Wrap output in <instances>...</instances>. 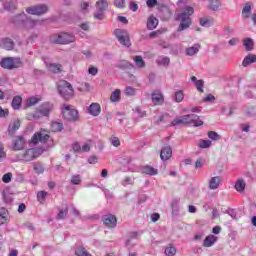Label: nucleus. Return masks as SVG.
I'll return each mask as SVG.
<instances>
[{
    "label": "nucleus",
    "mask_w": 256,
    "mask_h": 256,
    "mask_svg": "<svg viewBox=\"0 0 256 256\" xmlns=\"http://www.w3.org/2000/svg\"><path fill=\"white\" fill-rule=\"evenodd\" d=\"M195 13V9L191 6H185L183 11L175 15V21H178L180 24L177 28L178 33L181 31H186L193 24V19L191 15Z\"/></svg>",
    "instance_id": "nucleus-1"
},
{
    "label": "nucleus",
    "mask_w": 256,
    "mask_h": 256,
    "mask_svg": "<svg viewBox=\"0 0 256 256\" xmlns=\"http://www.w3.org/2000/svg\"><path fill=\"white\" fill-rule=\"evenodd\" d=\"M58 93L62 99L69 100L75 95V90L73 89V85L67 80H60L58 83Z\"/></svg>",
    "instance_id": "nucleus-2"
},
{
    "label": "nucleus",
    "mask_w": 256,
    "mask_h": 256,
    "mask_svg": "<svg viewBox=\"0 0 256 256\" xmlns=\"http://www.w3.org/2000/svg\"><path fill=\"white\" fill-rule=\"evenodd\" d=\"M62 115L63 118L70 123L79 121V111L71 105L64 104L62 106Z\"/></svg>",
    "instance_id": "nucleus-3"
},
{
    "label": "nucleus",
    "mask_w": 256,
    "mask_h": 256,
    "mask_svg": "<svg viewBox=\"0 0 256 256\" xmlns=\"http://www.w3.org/2000/svg\"><path fill=\"white\" fill-rule=\"evenodd\" d=\"M11 21L12 23H14V25H20L21 27H25L26 29L35 27V21L27 17V14H25L24 12L13 16Z\"/></svg>",
    "instance_id": "nucleus-4"
},
{
    "label": "nucleus",
    "mask_w": 256,
    "mask_h": 256,
    "mask_svg": "<svg viewBox=\"0 0 256 256\" xmlns=\"http://www.w3.org/2000/svg\"><path fill=\"white\" fill-rule=\"evenodd\" d=\"M51 43L55 45H69L75 41V36L69 33L54 34L50 38Z\"/></svg>",
    "instance_id": "nucleus-5"
},
{
    "label": "nucleus",
    "mask_w": 256,
    "mask_h": 256,
    "mask_svg": "<svg viewBox=\"0 0 256 256\" xmlns=\"http://www.w3.org/2000/svg\"><path fill=\"white\" fill-rule=\"evenodd\" d=\"M22 63L21 58L6 57L1 60L0 66L2 69L12 71V69H19Z\"/></svg>",
    "instance_id": "nucleus-6"
},
{
    "label": "nucleus",
    "mask_w": 256,
    "mask_h": 256,
    "mask_svg": "<svg viewBox=\"0 0 256 256\" xmlns=\"http://www.w3.org/2000/svg\"><path fill=\"white\" fill-rule=\"evenodd\" d=\"M95 6L96 12L94 13V19L103 21V19H105V12L109 8V2H107V0H98Z\"/></svg>",
    "instance_id": "nucleus-7"
},
{
    "label": "nucleus",
    "mask_w": 256,
    "mask_h": 256,
    "mask_svg": "<svg viewBox=\"0 0 256 256\" xmlns=\"http://www.w3.org/2000/svg\"><path fill=\"white\" fill-rule=\"evenodd\" d=\"M113 35L118 39L120 45H123L124 47H131V38L127 30L116 29L114 30Z\"/></svg>",
    "instance_id": "nucleus-8"
},
{
    "label": "nucleus",
    "mask_w": 256,
    "mask_h": 256,
    "mask_svg": "<svg viewBox=\"0 0 256 256\" xmlns=\"http://www.w3.org/2000/svg\"><path fill=\"white\" fill-rule=\"evenodd\" d=\"M49 11L47 4H40L26 8V13L29 15H45Z\"/></svg>",
    "instance_id": "nucleus-9"
},
{
    "label": "nucleus",
    "mask_w": 256,
    "mask_h": 256,
    "mask_svg": "<svg viewBox=\"0 0 256 256\" xmlns=\"http://www.w3.org/2000/svg\"><path fill=\"white\" fill-rule=\"evenodd\" d=\"M190 119L191 116L189 114L179 116L170 123V127H177V125H191Z\"/></svg>",
    "instance_id": "nucleus-10"
},
{
    "label": "nucleus",
    "mask_w": 256,
    "mask_h": 256,
    "mask_svg": "<svg viewBox=\"0 0 256 256\" xmlns=\"http://www.w3.org/2000/svg\"><path fill=\"white\" fill-rule=\"evenodd\" d=\"M49 137V134L37 132L32 136L31 143L33 145H38L39 143H47V141H49Z\"/></svg>",
    "instance_id": "nucleus-11"
},
{
    "label": "nucleus",
    "mask_w": 256,
    "mask_h": 256,
    "mask_svg": "<svg viewBox=\"0 0 256 256\" xmlns=\"http://www.w3.org/2000/svg\"><path fill=\"white\" fill-rule=\"evenodd\" d=\"M102 221L106 227H109V229H114V227H117V218L112 214H107L102 217Z\"/></svg>",
    "instance_id": "nucleus-12"
},
{
    "label": "nucleus",
    "mask_w": 256,
    "mask_h": 256,
    "mask_svg": "<svg viewBox=\"0 0 256 256\" xmlns=\"http://www.w3.org/2000/svg\"><path fill=\"white\" fill-rule=\"evenodd\" d=\"M151 99L153 105H163V103H165V97L163 96V93H161V91L159 90H155L154 92H152Z\"/></svg>",
    "instance_id": "nucleus-13"
},
{
    "label": "nucleus",
    "mask_w": 256,
    "mask_h": 256,
    "mask_svg": "<svg viewBox=\"0 0 256 256\" xmlns=\"http://www.w3.org/2000/svg\"><path fill=\"white\" fill-rule=\"evenodd\" d=\"M25 145H27V141H25V138L23 136H17L13 140L14 151H22V149H25Z\"/></svg>",
    "instance_id": "nucleus-14"
},
{
    "label": "nucleus",
    "mask_w": 256,
    "mask_h": 256,
    "mask_svg": "<svg viewBox=\"0 0 256 256\" xmlns=\"http://www.w3.org/2000/svg\"><path fill=\"white\" fill-rule=\"evenodd\" d=\"M53 109H55V106L53 105V103L50 102H44L40 105V112L42 113V115L44 117H49V115H51V111H53Z\"/></svg>",
    "instance_id": "nucleus-15"
},
{
    "label": "nucleus",
    "mask_w": 256,
    "mask_h": 256,
    "mask_svg": "<svg viewBox=\"0 0 256 256\" xmlns=\"http://www.w3.org/2000/svg\"><path fill=\"white\" fill-rule=\"evenodd\" d=\"M0 47L6 51H13L15 49V42L11 38H2L0 40Z\"/></svg>",
    "instance_id": "nucleus-16"
},
{
    "label": "nucleus",
    "mask_w": 256,
    "mask_h": 256,
    "mask_svg": "<svg viewBox=\"0 0 256 256\" xmlns=\"http://www.w3.org/2000/svg\"><path fill=\"white\" fill-rule=\"evenodd\" d=\"M173 157V149L171 146H165L160 151V158L162 161H169V158Z\"/></svg>",
    "instance_id": "nucleus-17"
},
{
    "label": "nucleus",
    "mask_w": 256,
    "mask_h": 256,
    "mask_svg": "<svg viewBox=\"0 0 256 256\" xmlns=\"http://www.w3.org/2000/svg\"><path fill=\"white\" fill-rule=\"evenodd\" d=\"M88 113L92 115V117H99L101 114V105H99V103H92L88 107Z\"/></svg>",
    "instance_id": "nucleus-18"
},
{
    "label": "nucleus",
    "mask_w": 256,
    "mask_h": 256,
    "mask_svg": "<svg viewBox=\"0 0 256 256\" xmlns=\"http://www.w3.org/2000/svg\"><path fill=\"white\" fill-rule=\"evenodd\" d=\"M252 11H253V3L252 2H246L243 9H242V17L244 19H249V17H251Z\"/></svg>",
    "instance_id": "nucleus-19"
},
{
    "label": "nucleus",
    "mask_w": 256,
    "mask_h": 256,
    "mask_svg": "<svg viewBox=\"0 0 256 256\" xmlns=\"http://www.w3.org/2000/svg\"><path fill=\"white\" fill-rule=\"evenodd\" d=\"M45 64H46L48 71H50L51 73L58 74V73H61V71H63L62 70L63 66L61 64L47 63V62H45Z\"/></svg>",
    "instance_id": "nucleus-20"
},
{
    "label": "nucleus",
    "mask_w": 256,
    "mask_h": 256,
    "mask_svg": "<svg viewBox=\"0 0 256 256\" xmlns=\"http://www.w3.org/2000/svg\"><path fill=\"white\" fill-rule=\"evenodd\" d=\"M201 49V44L197 43L194 44L192 47L186 48V55L188 57H195L197 53H199V50Z\"/></svg>",
    "instance_id": "nucleus-21"
},
{
    "label": "nucleus",
    "mask_w": 256,
    "mask_h": 256,
    "mask_svg": "<svg viewBox=\"0 0 256 256\" xmlns=\"http://www.w3.org/2000/svg\"><path fill=\"white\" fill-rule=\"evenodd\" d=\"M23 103V98L21 96H14L11 102V107L14 111H19L21 109V104Z\"/></svg>",
    "instance_id": "nucleus-22"
},
{
    "label": "nucleus",
    "mask_w": 256,
    "mask_h": 256,
    "mask_svg": "<svg viewBox=\"0 0 256 256\" xmlns=\"http://www.w3.org/2000/svg\"><path fill=\"white\" fill-rule=\"evenodd\" d=\"M157 25H159V20L151 15L147 20V29L153 31V29H157Z\"/></svg>",
    "instance_id": "nucleus-23"
},
{
    "label": "nucleus",
    "mask_w": 256,
    "mask_h": 256,
    "mask_svg": "<svg viewBox=\"0 0 256 256\" xmlns=\"http://www.w3.org/2000/svg\"><path fill=\"white\" fill-rule=\"evenodd\" d=\"M219 185H221V176H214L210 179L209 189H219Z\"/></svg>",
    "instance_id": "nucleus-24"
},
{
    "label": "nucleus",
    "mask_w": 256,
    "mask_h": 256,
    "mask_svg": "<svg viewBox=\"0 0 256 256\" xmlns=\"http://www.w3.org/2000/svg\"><path fill=\"white\" fill-rule=\"evenodd\" d=\"M217 236L208 235L203 241V247H213L217 243Z\"/></svg>",
    "instance_id": "nucleus-25"
},
{
    "label": "nucleus",
    "mask_w": 256,
    "mask_h": 256,
    "mask_svg": "<svg viewBox=\"0 0 256 256\" xmlns=\"http://www.w3.org/2000/svg\"><path fill=\"white\" fill-rule=\"evenodd\" d=\"M156 63L159 67H169L171 59H169L167 56H160L158 59H156Z\"/></svg>",
    "instance_id": "nucleus-26"
},
{
    "label": "nucleus",
    "mask_w": 256,
    "mask_h": 256,
    "mask_svg": "<svg viewBox=\"0 0 256 256\" xmlns=\"http://www.w3.org/2000/svg\"><path fill=\"white\" fill-rule=\"evenodd\" d=\"M19 127H21V121L14 120L12 124L8 127V133L9 135H15V131H18Z\"/></svg>",
    "instance_id": "nucleus-27"
},
{
    "label": "nucleus",
    "mask_w": 256,
    "mask_h": 256,
    "mask_svg": "<svg viewBox=\"0 0 256 256\" xmlns=\"http://www.w3.org/2000/svg\"><path fill=\"white\" fill-rule=\"evenodd\" d=\"M191 82L194 83L197 91H199L200 93H203V87L205 86V82L203 80H198L197 77L192 76Z\"/></svg>",
    "instance_id": "nucleus-28"
},
{
    "label": "nucleus",
    "mask_w": 256,
    "mask_h": 256,
    "mask_svg": "<svg viewBox=\"0 0 256 256\" xmlns=\"http://www.w3.org/2000/svg\"><path fill=\"white\" fill-rule=\"evenodd\" d=\"M251 63H256V55L255 54H248L243 62H242V66L243 67H249V65H251Z\"/></svg>",
    "instance_id": "nucleus-29"
},
{
    "label": "nucleus",
    "mask_w": 256,
    "mask_h": 256,
    "mask_svg": "<svg viewBox=\"0 0 256 256\" xmlns=\"http://www.w3.org/2000/svg\"><path fill=\"white\" fill-rule=\"evenodd\" d=\"M142 173H144L145 175L155 176L157 175V173H159V171L157 170V168L146 165L142 167Z\"/></svg>",
    "instance_id": "nucleus-30"
},
{
    "label": "nucleus",
    "mask_w": 256,
    "mask_h": 256,
    "mask_svg": "<svg viewBox=\"0 0 256 256\" xmlns=\"http://www.w3.org/2000/svg\"><path fill=\"white\" fill-rule=\"evenodd\" d=\"M235 189L238 191V193H243L245 191V187H247V183H245V180L243 178H240L235 183Z\"/></svg>",
    "instance_id": "nucleus-31"
},
{
    "label": "nucleus",
    "mask_w": 256,
    "mask_h": 256,
    "mask_svg": "<svg viewBox=\"0 0 256 256\" xmlns=\"http://www.w3.org/2000/svg\"><path fill=\"white\" fill-rule=\"evenodd\" d=\"M221 1L219 0H210L209 4H208V9L209 11H219V9H221Z\"/></svg>",
    "instance_id": "nucleus-32"
},
{
    "label": "nucleus",
    "mask_w": 256,
    "mask_h": 256,
    "mask_svg": "<svg viewBox=\"0 0 256 256\" xmlns=\"http://www.w3.org/2000/svg\"><path fill=\"white\" fill-rule=\"evenodd\" d=\"M23 161H33L35 159V150L28 149L24 152L22 156Z\"/></svg>",
    "instance_id": "nucleus-33"
},
{
    "label": "nucleus",
    "mask_w": 256,
    "mask_h": 256,
    "mask_svg": "<svg viewBox=\"0 0 256 256\" xmlns=\"http://www.w3.org/2000/svg\"><path fill=\"white\" fill-rule=\"evenodd\" d=\"M4 9L5 11H16L17 10V1L10 0L4 3Z\"/></svg>",
    "instance_id": "nucleus-34"
},
{
    "label": "nucleus",
    "mask_w": 256,
    "mask_h": 256,
    "mask_svg": "<svg viewBox=\"0 0 256 256\" xmlns=\"http://www.w3.org/2000/svg\"><path fill=\"white\" fill-rule=\"evenodd\" d=\"M188 116H190V124L192 123L193 127H201L203 125V121L196 114H188Z\"/></svg>",
    "instance_id": "nucleus-35"
},
{
    "label": "nucleus",
    "mask_w": 256,
    "mask_h": 256,
    "mask_svg": "<svg viewBox=\"0 0 256 256\" xmlns=\"http://www.w3.org/2000/svg\"><path fill=\"white\" fill-rule=\"evenodd\" d=\"M243 46L245 47L246 51H253V49H255V42H253L252 38H245L243 40Z\"/></svg>",
    "instance_id": "nucleus-36"
},
{
    "label": "nucleus",
    "mask_w": 256,
    "mask_h": 256,
    "mask_svg": "<svg viewBox=\"0 0 256 256\" xmlns=\"http://www.w3.org/2000/svg\"><path fill=\"white\" fill-rule=\"evenodd\" d=\"M116 67H117L118 69H135V66H134L131 62L127 61V60H122V61H120V62L116 65Z\"/></svg>",
    "instance_id": "nucleus-37"
},
{
    "label": "nucleus",
    "mask_w": 256,
    "mask_h": 256,
    "mask_svg": "<svg viewBox=\"0 0 256 256\" xmlns=\"http://www.w3.org/2000/svg\"><path fill=\"white\" fill-rule=\"evenodd\" d=\"M51 131H53V133H59V132L63 131V123L59 122V121H52L51 122Z\"/></svg>",
    "instance_id": "nucleus-38"
},
{
    "label": "nucleus",
    "mask_w": 256,
    "mask_h": 256,
    "mask_svg": "<svg viewBox=\"0 0 256 256\" xmlns=\"http://www.w3.org/2000/svg\"><path fill=\"white\" fill-rule=\"evenodd\" d=\"M133 61L135 62L136 67H138V69H143L145 68V60H143L142 56H134L133 57Z\"/></svg>",
    "instance_id": "nucleus-39"
},
{
    "label": "nucleus",
    "mask_w": 256,
    "mask_h": 256,
    "mask_svg": "<svg viewBox=\"0 0 256 256\" xmlns=\"http://www.w3.org/2000/svg\"><path fill=\"white\" fill-rule=\"evenodd\" d=\"M41 117H44V116L40 109L35 111L34 113H30L27 115L28 121H35L37 119H41Z\"/></svg>",
    "instance_id": "nucleus-40"
},
{
    "label": "nucleus",
    "mask_w": 256,
    "mask_h": 256,
    "mask_svg": "<svg viewBox=\"0 0 256 256\" xmlns=\"http://www.w3.org/2000/svg\"><path fill=\"white\" fill-rule=\"evenodd\" d=\"M110 101H112V103H117L121 101V90H114L110 96Z\"/></svg>",
    "instance_id": "nucleus-41"
},
{
    "label": "nucleus",
    "mask_w": 256,
    "mask_h": 256,
    "mask_svg": "<svg viewBox=\"0 0 256 256\" xmlns=\"http://www.w3.org/2000/svg\"><path fill=\"white\" fill-rule=\"evenodd\" d=\"M132 239H139V232H130L128 234V238L126 239L125 245L129 247L131 245Z\"/></svg>",
    "instance_id": "nucleus-42"
},
{
    "label": "nucleus",
    "mask_w": 256,
    "mask_h": 256,
    "mask_svg": "<svg viewBox=\"0 0 256 256\" xmlns=\"http://www.w3.org/2000/svg\"><path fill=\"white\" fill-rule=\"evenodd\" d=\"M33 169L35 173H37V175H41V173L45 172V167H43V164H41V162L34 163Z\"/></svg>",
    "instance_id": "nucleus-43"
},
{
    "label": "nucleus",
    "mask_w": 256,
    "mask_h": 256,
    "mask_svg": "<svg viewBox=\"0 0 256 256\" xmlns=\"http://www.w3.org/2000/svg\"><path fill=\"white\" fill-rule=\"evenodd\" d=\"M183 99H185V94H183V90L176 91L175 95H174V101L176 103H181V101H183Z\"/></svg>",
    "instance_id": "nucleus-44"
},
{
    "label": "nucleus",
    "mask_w": 256,
    "mask_h": 256,
    "mask_svg": "<svg viewBox=\"0 0 256 256\" xmlns=\"http://www.w3.org/2000/svg\"><path fill=\"white\" fill-rule=\"evenodd\" d=\"M164 253L166 256H175L177 254V249L173 245H170L165 249Z\"/></svg>",
    "instance_id": "nucleus-45"
},
{
    "label": "nucleus",
    "mask_w": 256,
    "mask_h": 256,
    "mask_svg": "<svg viewBox=\"0 0 256 256\" xmlns=\"http://www.w3.org/2000/svg\"><path fill=\"white\" fill-rule=\"evenodd\" d=\"M69 213V207H65V209L59 210V213L57 215V219H65L67 217V214Z\"/></svg>",
    "instance_id": "nucleus-46"
},
{
    "label": "nucleus",
    "mask_w": 256,
    "mask_h": 256,
    "mask_svg": "<svg viewBox=\"0 0 256 256\" xmlns=\"http://www.w3.org/2000/svg\"><path fill=\"white\" fill-rule=\"evenodd\" d=\"M198 147L200 149H209L211 147V140H200Z\"/></svg>",
    "instance_id": "nucleus-47"
},
{
    "label": "nucleus",
    "mask_w": 256,
    "mask_h": 256,
    "mask_svg": "<svg viewBox=\"0 0 256 256\" xmlns=\"http://www.w3.org/2000/svg\"><path fill=\"white\" fill-rule=\"evenodd\" d=\"M224 213H227L232 219H239L236 209L228 208Z\"/></svg>",
    "instance_id": "nucleus-48"
},
{
    "label": "nucleus",
    "mask_w": 256,
    "mask_h": 256,
    "mask_svg": "<svg viewBox=\"0 0 256 256\" xmlns=\"http://www.w3.org/2000/svg\"><path fill=\"white\" fill-rule=\"evenodd\" d=\"M39 98L32 96L26 100L27 107H33V105H37Z\"/></svg>",
    "instance_id": "nucleus-49"
},
{
    "label": "nucleus",
    "mask_w": 256,
    "mask_h": 256,
    "mask_svg": "<svg viewBox=\"0 0 256 256\" xmlns=\"http://www.w3.org/2000/svg\"><path fill=\"white\" fill-rule=\"evenodd\" d=\"M81 175L79 174H76V175H73L71 180H70V183L72 185H81Z\"/></svg>",
    "instance_id": "nucleus-50"
},
{
    "label": "nucleus",
    "mask_w": 256,
    "mask_h": 256,
    "mask_svg": "<svg viewBox=\"0 0 256 256\" xmlns=\"http://www.w3.org/2000/svg\"><path fill=\"white\" fill-rule=\"evenodd\" d=\"M45 199H47V192L39 191L37 193V200L39 201V203H44Z\"/></svg>",
    "instance_id": "nucleus-51"
},
{
    "label": "nucleus",
    "mask_w": 256,
    "mask_h": 256,
    "mask_svg": "<svg viewBox=\"0 0 256 256\" xmlns=\"http://www.w3.org/2000/svg\"><path fill=\"white\" fill-rule=\"evenodd\" d=\"M199 24L201 25V27H211V20H209L208 18H200L199 19Z\"/></svg>",
    "instance_id": "nucleus-52"
},
{
    "label": "nucleus",
    "mask_w": 256,
    "mask_h": 256,
    "mask_svg": "<svg viewBox=\"0 0 256 256\" xmlns=\"http://www.w3.org/2000/svg\"><path fill=\"white\" fill-rule=\"evenodd\" d=\"M208 137L209 139H212V141H219V139H221V136L215 131L208 132Z\"/></svg>",
    "instance_id": "nucleus-53"
},
{
    "label": "nucleus",
    "mask_w": 256,
    "mask_h": 256,
    "mask_svg": "<svg viewBox=\"0 0 256 256\" xmlns=\"http://www.w3.org/2000/svg\"><path fill=\"white\" fill-rule=\"evenodd\" d=\"M5 159H7V153L5 152L3 144H1L0 142V163H2V161H5Z\"/></svg>",
    "instance_id": "nucleus-54"
},
{
    "label": "nucleus",
    "mask_w": 256,
    "mask_h": 256,
    "mask_svg": "<svg viewBox=\"0 0 256 256\" xmlns=\"http://www.w3.org/2000/svg\"><path fill=\"white\" fill-rule=\"evenodd\" d=\"M11 179H13V174L8 172L2 176L3 183H11Z\"/></svg>",
    "instance_id": "nucleus-55"
},
{
    "label": "nucleus",
    "mask_w": 256,
    "mask_h": 256,
    "mask_svg": "<svg viewBox=\"0 0 256 256\" xmlns=\"http://www.w3.org/2000/svg\"><path fill=\"white\" fill-rule=\"evenodd\" d=\"M86 252H87V250L84 247H82V246L77 247L75 249V255H77V256H85Z\"/></svg>",
    "instance_id": "nucleus-56"
},
{
    "label": "nucleus",
    "mask_w": 256,
    "mask_h": 256,
    "mask_svg": "<svg viewBox=\"0 0 256 256\" xmlns=\"http://www.w3.org/2000/svg\"><path fill=\"white\" fill-rule=\"evenodd\" d=\"M5 219H7V210L2 209L0 211V225H3V223H5Z\"/></svg>",
    "instance_id": "nucleus-57"
},
{
    "label": "nucleus",
    "mask_w": 256,
    "mask_h": 256,
    "mask_svg": "<svg viewBox=\"0 0 256 256\" xmlns=\"http://www.w3.org/2000/svg\"><path fill=\"white\" fill-rule=\"evenodd\" d=\"M125 95H129L130 97H133L135 95V88L131 86H127L124 90Z\"/></svg>",
    "instance_id": "nucleus-58"
},
{
    "label": "nucleus",
    "mask_w": 256,
    "mask_h": 256,
    "mask_svg": "<svg viewBox=\"0 0 256 256\" xmlns=\"http://www.w3.org/2000/svg\"><path fill=\"white\" fill-rule=\"evenodd\" d=\"M114 5L118 9H125V0H114Z\"/></svg>",
    "instance_id": "nucleus-59"
},
{
    "label": "nucleus",
    "mask_w": 256,
    "mask_h": 256,
    "mask_svg": "<svg viewBox=\"0 0 256 256\" xmlns=\"http://www.w3.org/2000/svg\"><path fill=\"white\" fill-rule=\"evenodd\" d=\"M110 143L113 145V147H119V145H121V141L117 137L111 138Z\"/></svg>",
    "instance_id": "nucleus-60"
},
{
    "label": "nucleus",
    "mask_w": 256,
    "mask_h": 256,
    "mask_svg": "<svg viewBox=\"0 0 256 256\" xmlns=\"http://www.w3.org/2000/svg\"><path fill=\"white\" fill-rule=\"evenodd\" d=\"M72 149L73 151H75V153H81V145L79 144V142H75L74 144H72Z\"/></svg>",
    "instance_id": "nucleus-61"
},
{
    "label": "nucleus",
    "mask_w": 256,
    "mask_h": 256,
    "mask_svg": "<svg viewBox=\"0 0 256 256\" xmlns=\"http://www.w3.org/2000/svg\"><path fill=\"white\" fill-rule=\"evenodd\" d=\"M204 103H211L213 101H215V96H213L212 94H208L204 99H203Z\"/></svg>",
    "instance_id": "nucleus-62"
},
{
    "label": "nucleus",
    "mask_w": 256,
    "mask_h": 256,
    "mask_svg": "<svg viewBox=\"0 0 256 256\" xmlns=\"http://www.w3.org/2000/svg\"><path fill=\"white\" fill-rule=\"evenodd\" d=\"M139 9V5H137V3H135L134 1L130 2V11H133V13L137 12V10Z\"/></svg>",
    "instance_id": "nucleus-63"
},
{
    "label": "nucleus",
    "mask_w": 256,
    "mask_h": 256,
    "mask_svg": "<svg viewBox=\"0 0 256 256\" xmlns=\"http://www.w3.org/2000/svg\"><path fill=\"white\" fill-rule=\"evenodd\" d=\"M134 111L137 113L138 117H145V115H147L145 111L141 110L139 107H136Z\"/></svg>",
    "instance_id": "nucleus-64"
}]
</instances>
